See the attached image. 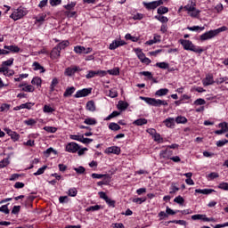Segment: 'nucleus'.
<instances>
[{
    "instance_id": "nucleus-1",
    "label": "nucleus",
    "mask_w": 228,
    "mask_h": 228,
    "mask_svg": "<svg viewBox=\"0 0 228 228\" xmlns=\"http://www.w3.org/2000/svg\"><path fill=\"white\" fill-rule=\"evenodd\" d=\"M179 43L183 45L184 51H191L197 54H202V53H204V49L202 47L193 45V42L191 40L180 39Z\"/></svg>"
},
{
    "instance_id": "nucleus-2",
    "label": "nucleus",
    "mask_w": 228,
    "mask_h": 228,
    "mask_svg": "<svg viewBox=\"0 0 228 228\" xmlns=\"http://www.w3.org/2000/svg\"><path fill=\"white\" fill-rule=\"evenodd\" d=\"M227 30H228V28L225 26H223L216 29L207 31L203 33L201 36H200V40L201 42H206V40H211V38H215V37H217V35H220V33H224V31H227Z\"/></svg>"
},
{
    "instance_id": "nucleus-3",
    "label": "nucleus",
    "mask_w": 228,
    "mask_h": 228,
    "mask_svg": "<svg viewBox=\"0 0 228 228\" xmlns=\"http://www.w3.org/2000/svg\"><path fill=\"white\" fill-rule=\"evenodd\" d=\"M140 99L142 101H144V102H146V104H149L150 106H155V108H159L161 106H168V102L165 100L149 98V97H143V96H140Z\"/></svg>"
},
{
    "instance_id": "nucleus-4",
    "label": "nucleus",
    "mask_w": 228,
    "mask_h": 228,
    "mask_svg": "<svg viewBox=\"0 0 228 228\" xmlns=\"http://www.w3.org/2000/svg\"><path fill=\"white\" fill-rule=\"evenodd\" d=\"M25 15H28V11L24 7H20L12 12L10 15V19H12V20H19L22 19V17H25Z\"/></svg>"
},
{
    "instance_id": "nucleus-5",
    "label": "nucleus",
    "mask_w": 228,
    "mask_h": 228,
    "mask_svg": "<svg viewBox=\"0 0 228 228\" xmlns=\"http://www.w3.org/2000/svg\"><path fill=\"white\" fill-rule=\"evenodd\" d=\"M81 68L79 66H71L68 67L64 70V76H68V77H72L76 72H81Z\"/></svg>"
},
{
    "instance_id": "nucleus-6",
    "label": "nucleus",
    "mask_w": 228,
    "mask_h": 228,
    "mask_svg": "<svg viewBox=\"0 0 228 228\" xmlns=\"http://www.w3.org/2000/svg\"><path fill=\"white\" fill-rule=\"evenodd\" d=\"M95 76H99L100 77H104L106 76V70H89L88 73L86 75V79H92V77H95Z\"/></svg>"
},
{
    "instance_id": "nucleus-7",
    "label": "nucleus",
    "mask_w": 228,
    "mask_h": 228,
    "mask_svg": "<svg viewBox=\"0 0 228 228\" xmlns=\"http://www.w3.org/2000/svg\"><path fill=\"white\" fill-rule=\"evenodd\" d=\"M66 152H70L71 154H76L79 151V144L77 142H71L68 143L65 147Z\"/></svg>"
},
{
    "instance_id": "nucleus-8",
    "label": "nucleus",
    "mask_w": 228,
    "mask_h": 228,
    "mask_svg": "<svg viewBox=\"0 0 228 228\" xmlns=\"http://www.w3.org/2000/svg\"><path fill=\"white\" fill-rule=\"evenodd\" d=\"M90 94H92V88H84L77 91L74 97L75 99H80V97H87V95H90Z\"/></svg>"
},
{
    "instance_id": "nucleus-9",
    "label": "nucleus",
    "mask_w": 228,
    "mask_h": 228,
    "mask_svg": "<svg viewBox=\"0 0 228 228\" xmlns=\"http://www.w3.org/2000/svg\"><path fill=\"white\" fill-rule=\"evenodd\" d=\"M173 155H174V151L170 150L167 146L166 150L160 151V153H159L160 159H170Z\"/></svg>"
},
{
    "instance_id": "nucleus-10",
    "label": "nucleus",
    "mask_w": 228,
    "mask_h": 228,
    "mask_svg": "<svg viewBox=\"0 0 228 228\" xmlns=\"http://www.w3.org/2000/svg\"><path fill=\"white\" fill-rule=\"evenodd\" d=\"M191 220H202L203 222H215V218L208 217L206 215L197 214L191 216Z\"/></svg>"
},
{
    "instance_id": "nucleus-11",
    "label": "nucleus",
    "mask_w": 228,
    "mask_h": 228,
    "mask_svg": "<svg viewBox=\"0 0 228 228\" xmlns=\"http://www.w3.org/2000/svg\"><path fill=\"white\" fill-rule=\"evenodd\" d=\"M120 152H121V150H120V147L118 146H110L105 150L106 154H116L117 156H118Z\"/></svg>"
},
{
    "instance_id": "nucleus-12",
    "label": "nucleus",
    "mask_w": 228,
    "mask_h": 228,
    "mask_svg": "<svg viewBox=\"0 0 228 228\" xmlns=\"http://www.w3.org/2000/svg\"><path fill=\"white\" fill-rule=\"evenodd\" d=\"M204 86H209L211 85H215V79L213 78V75L208 74L206 77L202 80Z\"/></svg>"
},
{
    "instance_id": "nucleus-13",
    "label": "nucleus",
    "mask_w": 228,
    "mask_h": 228,
    "mask_svg": "<svg viewBox=\"0 0 228 228\" xmlns=\"http://www.w3.org/2000/svg\"><path fill=\"white\" fill-rule=\"evenodd\" d=\"M163 124L166 126V127H169V129H174V127H175V118H167L163 121Z\"/></svg>"
},
{
    "instance_id": "nucleus-14",
    "label": "nucleus",
    "mask_w": 228,
    "mask_h": 228,
    "mask_svg": "<svg viewBox=\"0 0 228 228\" xmlns=\"http://www.w3.org/2000/svg\"><path fill=\"white\" fill-rule=\"evenodd\" d=\"M4 49L5 51H8V52H9V54H10L11 53H20V48L19 46H17V45H4Z\"/></svg>"
},
{
    "instance_id": "nucleus-15",
    "label": "nucleus",
    "mask_w": 228,
    "mask_h": 228,
    "mask_svg": "<svg viewBox=\"0 0 228 228\" xmlns=\"http://www.w3.org/2000/svg\"><path fill=\"white\" fill-rule=\"evenodd\" d=\"M142 5L146 10H156V8H158L155 1L150 3L142 2Z\"/></svg>"
},
{
    "instance_id": "nucleus-16",
    "label": "nucleus",
    "mask_w": 228,
    "mask_h": 228,
    "mask_svg": "<svg viewBox=\"0 0 228 228\" xmlns=\"http://www.w3.org/2000/svg\"><path fill=\"white\" fill-rule=\"evenodd\" d=\"M86 110L87 111H92V112L95 111V110H96L95 102H94L92 100L87 102L86 105Z\"/></svg>"
},
{
    "instance_id": "nucleus-17",
    "label": "nucleus",
    "mask_w": 228,
    "mask_h": 228,
    "mask_svg": "<svg viewBox=\"0 0 228 228\" xmlns=\"http://www.w3.org/2000/svg\"><path fill=\"white\" fill-rule=\"evenodd\" d=\"M118 110H120L121 111H126L127 108H129V103L124 101H119L117 106Z\"/></svg>"
},
{
    "instance_id": "nucleus-18",
    "label": "nucleus",
    "mask_w": 228,
    "mask_h": 228,
    "mask_svg": "<svg viewBox=\"0 0 228 228\" xmlns=\"http://www.w3.org/2000/svg\"><path fill=\"white\" fill-rule=\"evenodd\" d=\"M159 42H161V36L154 35L153 39L147 41L146 44L147 45H153V44H158Z\"/></svg>"
},
{
    "instance_id": "nucleus-19",
    "label": "nucleus",
    "mask_w": 228,
    "mask_h": 228,
    "mask_svg": "<svg viewBox=\"0 0 228 228\" xmlns=\"http://www.w3.org/2000/svg\"><path fill=\"white\" fill-rule=\"evenodd\" d=\"M61 53V50H59L58 46H55L51 52V56L52 58H54V60H58Z\"/></svg>"
},
{
    "instance_id": "nucleus-20",
    "label": "nucleus",
    "mask_w": 228,
    "mask_h": 228,
    "mask_svg": "<svg viewBox=\"0 0 228 228\" xmlns=\"http://www.w3.org/2000/svg\"><path fill=\"white\" fill-rule=\"evenodd\" d=\"M169 90L167 88H161L156 91L155 95L157 97H163L168 94Z\"/></svg>"
},
{
    "instance_id": "nucleus-21",
    "label": "nucleus",
    "mask_w": 228,
    "mask_h": 228,
    "mask_svg": "<svg viewBox=\"0 0 228 228\" xmlns=\"http://www.w3.org/2000/svg\"><path fill=\"white\" fill-rule=\"evenodd\" d=\"M106 74H110V76H120V68L117 67L112 69H109L106 71Z\"/></svg>"
},
{
    "instance_id": "nucleus-22",
    "label": "nucleus",
    "mask_w": 228,
    "mask_h": 228,
    "mask_svg": "<svg viewBox=\"0 0 228 228\" xmlns=\"http://www.w3.org/2000/svg\"><path fill=\"white\" fill-rule=\"evenodd\" d=\"M74 92H76V87L74 86L68 87L63 94V97H70V95H72Z\"/></svg>"
},
{
    "instance_id": "nucleus-23",
    "label": "nucleus",
    "mask_w": 228,
    "mask_h": 228,
    "mask_svg": "<svg viewBox=\"0 0 228 228\" xmlns=\"http://www.w3.org/2000/svg\"><path fill=\"white\" fill-rule=\"evenodd\" d=\"M155 67H158L159 69H162L163 70H167V69L170 68V64H168L167 62H157L155 64Z\"/></svg>"
},
{
    "instance_id": "nucleus-24",
    "label": "nucleus",
    "mask_w": 228,
    "mask_h": 228,
    "mask_svg": "<svg viewBox=\"0 0 228 228\" xmlns=\"http://www.w3.org/2000/svg\"><path fill=\"white\" fill-rule=\"evenodd\" d=\"M175 121L176 124H186L188 122V118L184 116H178L175 118Z\"/></svg>"
},
{
    "instance_id": "nucleus-25",
    "label": "nucleus",
    "mask_w": 228,
    "mask_h": 228,
    "mask_svg": "<svg viewBox=\"0 0 228 228\" xmlns=\"http://www.w3.org/2000/svg\"><path fill=\"white\" fill-rule=\"evenodd\" d=\"M109 129H110V131H120L122 127H120L118 124L112 122V123H110Z\"/></svg>"
},
{
    "instance_id": "nucleus-26",
    "label": "nucleus",
    "mask_w": 228,
    "mask_h": 228,
    "mask_svg": "<svg viewBox=\"0 0 228 228\" xmlns=\"http://www.w3.org/2000/svg\"><path fill=\"white\" fill-rule=\"evenodd\" d=\"M33 67H34V70H41V73L44 74V72H45V69L44 68V66L40 65V63L35 61L33 63Z\"/></svg>"
},
{
    "instance_id": "nucleus-27",
    "label": "nucleus",
    "mask_w": 228,
    "mask_h": 228,
    "mask_svg": "<svg viewBox=\"0 0 228 228\" xmlns=\"http://www.w3.org/2000/svg\"><path fill=\"white\" fill-rule=\"evenodd\" d=\"M32 85H37V86H42V78L39 77H35L31 80Z\"/></svg>"
},
{
    "instance_id": "nucleus-28",
    "label": "nucleus",
    "mask_w": 228,
    "mask_h": 228,
    "mask_svg": "<svg viewBox=\"0 0 228 228\" xmlns=\"http://www.w3.org/2000/svg\"><path fill=\"white\" fill-rule=\"evenodd\" d=\"M147 124V119L145 118H138L134 121V126H145Z\"/></svg>"
},
{
    "instance_id": "nucleus-29",
    "label": "nucleus",
    "mask_w": 228,
    "mask_h": 228,
    "mask_svg": "<svg viewBox=\"0 0 228 228\" xmlns=\"http://www.w3.org/2000/svg\"><path fill=\"white\" fill-rule=\"evenodd\" d=\"M69 45H70V43L69 41L65 40V41L59 43L56 46L59 48V50L61 51V49H65L66 47H69Z\"/></svg>"
},
{
    "instance_id": "nucleus-30",
    "label": "nucleus",
    "mask_w": 228,
    "mask_h": 228,
    "mask_svg": "<svg viewBox=\"0 0 228 228\" xmlns=\"http://www.w3.org/2000/svg\"><path fill=\"white\" fill-rule=\"evenodd\" d=\"M118 47H120V44H119L118 40H114V41H112V43L110 45L109 49H110V51H115V49H117V48H118Z\"/></svg>"
},
{
    "instance_id": "nucleus-31",
    "label": "nucleus",
    "mask_w": 228,
    "mask_h": 228,
    "mask_svg": "<svg viewBox=\"0 0 228 228\" xmlns=\"http://www.w3.org/2000/svg\"><path fill=\"white\" fill-rule=\"evenodd\" d=\"M8 206H10V203L0 207V213H4V215H10V208H8Z\"/></svg>"
},
{
    "instance_id": "nucleus-32",
    "label": "nucleus",
    "mask_w": 228,
    "mask_h": 228,
    "mask_svg": "<svg viewBox=\"0 0 228 228\" xmlns=\"http://www.w3.org/2000/svg\"><path fill=\"white\" fill-rule=\"evenodd\" d=\"M84 124H86L87 126H95L97 120H95V118H87L84 120Z\"/></svg>"
},
{
    "instance_id": "nucleus-33",
    "label": "nucleus",
    "mask_w": 228,
    "mask_h": 228,
    "mask_svg": "<svg viewBox=\"0 0 228 228\" xmlns=\"http://www.w3.org/2000/svg\"><path fill=\"white\" fill-rule=\"evenodd\" d=\"M91 177L93 179H102V177H107V179H109L110 178V175H102V174L93 173L91 175Z\"/></svg>"
},
{
    "instance_id": "nucleus-34",
    "label": "nucleus",
    "mask_w": 228,
    "mask_h": 228,
    "mask_svg": "<svg viewBox=\"0 0 228 228\" xmlns=\"http://www.w3.org/2000/svg\"><path fill=\"white\" fill-rule=\"evenodd\" d=\"M13 61H15V59L10 58L9 60L2 62V67H12V65H13Z\"/></svg>"
},
{
    "instance_id": "nucleus-35",
    "label": "nucleus",
    "mask_w": 228,
    "mask_h": 228,
    "mask_svg": "<svg viewBox=\"0 0 228 228\" xmlns=\"http://www.w3.org/2000/svg\"><path fill=\"white\" fill-rule=\"evenodd\" d=\"M58 83H60V81H58V78H56V77L53 78V80L51 82V85H50V91L51 92H54Z\"/></svg>"
},
{
    "instance_id": "nucleus-36",
    "label": "nucleus",
    "mask_w": 228,
    "mask_h": 228,
    "mask_svg": "<svg viewBox=\"0 0 228 228\" xmlns=\"http://www.w3.org/2000/svg\"><path fill=\"white\" fill-rule=\"evenodd\" d=\"M157 13H159V15H165V13H168V7H165V6L159 7L157 10Z\"/></svg>"
},
{
    "instance_id": "nucleus-37",
    "label": "nucleus",
    "mask_w": 228,
    "mask_h": 228,
    "mask_svg": "<svg viewBox=\"0 0 228 228\" xmlns=\"http://www.w3.org/2000/svg\"><path fill=\"white\" fill-rule=\"evenodd\" d=\"M167 224H177L178 225H184V227L188 225V223L184 220H172L168 221Z\"/></svg>"
},
{
    "instance_id": "nucleus-38",
    "label": "nucleus",
    "mask_w": 228,
    "mask_h": 228,
    "mask_svg": "<svg viewBox=\"0 0 228 228\" xmlns=\"http://www.w3.org/2000/svg\"><path fill=\"white\" fill-rule=\"evenodd\" d=\"M10 165V159L5 158L3 160L0 161V168H6Z\"/></svg>"
},
{
    "instance_id": "nucleus-39",
    "label": "nucleus",
    "mask_w": 228,
    "mask_h": 228,
    "mask_svg": "<svg viewBox=\"0 0 228 228\" xmlns=\"http://www.w3.org/2000/svg\"><path fill=\"white\" fill-rule=\"evenodd\" d=\"M132 202L134 204H143V202H147V198H134L132 200Z\"/></svg>"
},
{
    "instance_id": "nucleus-40",
    "label": "nucleus",
    "mask_w": 228,
    "mask_h": 228,
    "mask_svg": "<svg viewBox=\"0 0 228 228\" xmlns=\"http://www.w3.org/2000/svg\"><path fill=\"white\" fill-rule=\"evenodd\" d=\"M155 19L159 20V22H162V24H167V22H168L167 16L156 15Z\"/></svg>"
},
{
    "instance_id": "nucleus-41",
    "label": "nucleus",
    "mask_w": 228,
    "mask_h": 228,
    "mask_svg": "<svg viewBox=\"0 0 228 228\" xmlns=\"http://www.w3.org/2000/svg\"><path fill=\"white\" fill-rule=\"evenodd\" d=\"M187 29H189V31H204L206 28L200 27V26H193V27H187Z\"/></svg>"
},
{
    "instance_id": "nucleus-42",
    "label": "nucleus",
    "mask_w": 228,
    "mask_h": 228,
    "mask_svg": "<svg viewBox=\"0 0 228 228\" xmlns=\"http://www.w3.org/2000/svg\"><path fill=\"white\" fill-rule=\"evenodd\" d=\"M174 202H175L176 204H179L180 206H183L184 204V198L179 195L174 199Z\"/></svg>"
},
{
    "instance_id": "nucleus-43",
    "label": "nucleus",
    "mask_w": 228,
    "mask_h": 228,
    "mask_svg": "<svg viewBox=\"0 0 228 228\" xmlns=\"http://www.w3.org/2000/svg\"><path fill=\"white\" fill-rule=\"evenodd\" d=\"M74 51L77 54H84L85 46L77 45L74 47Z\"/></svg>"
},
{
    "instance_id": "nucleus-44",
    "label": "nucleus",
    "mask_w": 228,
    "mask_h": 228,
    "mask_svg": "<svg viewBox=\"0 0 228 228\" xmlns=\"http://www.w3.org/2000/svg\"><path fill=\"white\" fill-rule=\"evenodd\" d=\"M21 110H31L33 106H35V103L33 102H27V103H22L20 104Z\"/></svg>"
},
{
    "instance_id": "nucleus-45",
    "label": "nucleus",
    "mask_w": 228,
    "mask_h": 228,
    "mask_svg": "<svg viewBox=\"0 0 228 228\" xmlns=\"http://www.w3.org/2000/svg\"><path fill=\"white\" fill-rule=\"evenodd\" d=\"M218 127L224 130V133H228V123L227 122H221L218 124Z\"/></svg>"
},
{
    "instance_id": "nucleus-46",
    "label": "nucleus",
    "mask_w": 228,
    "mask_h": 228,
    "mask_svg": "<svg viewBox=\"0 0 228 228\" xmlns=\"http://www.w3.org/2000/svg\"><path fill=\"white\" fill-rule=\"evenodd\" d=\"M68 195L69 197H76L77 195V189L76 188H70L69 191H68Z\"/></svg>"
},
{
    "instance_id": "nucleus-47",
    "label": "nucleus",
    "mask_w": 228,
    "mask_h": 228,
    "mask_svg": "<svg viewBox=\"0 0 228 228\" xmlns=\"http://www.w3.org/2000/svg\"><path fill=\"white\" fill-rule=\"evenodd\" d=\"M99 209H101V205H95V206L88 207L86 209V211H87V213H90V211H99Z\"/></svg>"
},
{
    "instance_id": "nucleus-48",
    "label": "nucleus",
    "mask_w": 228,
    "mask_h": 228,
    "mask_svg": "<svg viewBox=\"0 0 228 228\" xmlns=\"http://www.w3.org/2000/svg\"><path fill=\"white\" fill-rule=\"evenodd\" d=\"M45 170H47V166H43L42 167L38 168L36 173H34V175H42Z\"/></svg>"
},
{
    "instance_id": "nucleus-49",
    "label": "nucleus",
    "mask_w": 228,
    "mask_h": 228,
    "mask_svg": "<svg viewBox=\"0 0 228 228\" xmlns=\"http://www.w3.org/2000/svg\"><path fill=\"white\" fill-rule=\"evenodd\" d=\"M44 113H53L54 111V109L51 107V105H45L43 108Z\"/></svg>"
},
{
    "instance_id": "nucleus-50",
    "label": "nucleus",
    "mask_w": 228,
    "mask_h": 228,
    "mask_svg": "<svg viewBox=\"0 0 228 228\" xmlns=\"http://www.w3.org/2000/svg\"><path fill=\"white\" fill-rule=\"evenodd\" d=\"M118 115H120V112L114 110L105 118V120H111V118H115V117H118Z\"/></svg>"
},
{
    "instance_id": "nucleus-51",
    "label": "nucleus",
    "mask_w": 228,
    "mask_h": 228,
    "mask_svg": "<svg viewBox=\"0 0 228 228\" xmlns=\"http://www.w3.org/2000/svg\"><path fill=\"white\" fill-rule=\"evenodd\" d=\"M73 170H75L77 174H85V172H86V169L83 166H79L78 167H74Z\"/></svg>"
},
{
    "instance_id": "nucleus-52",
    "label": "nucleus",
    "mask_w": 228,
    "mask_h": 228,
    "mask_svg": "<svg viewBox=\"0 0 228 228\" xmlns=\"http://www.w3.org/2000/svg\"><path fill=\"white\" fill-rule=\"evenodd\" d=\"M140 76H145L146 77H148V79H152V73L151 71H141L139 73Z\"/></svg>"
},
{
    "instance_id": "nucleus-53",
    "label": "nucleus",
    "mask_w": 228,
    "mask_h": 228,
    "mask_svg": "<svg viewBox=\"0 0 228 228\" xmlns=\"http://www.w3.org/2000/svg\"><path fill=\"white\" fill-rule=\"evenodd\" d=\"M44 130L46 131V133H56V131H58V128L54 126H45Z\"/></svg>"
},
{
    "instance_id": "nucleus-54",
    "label": "nucleus",
    "mask_w": 228,
    "mask_h": 228,
    "mask_svg": "<svg viewBox=\"0 0 228 228\" xmlns=\"http://www.w3.org/2000/svg\"><path fill=\"white\" fill-rule=\"evenodd\" d=\"M53 154H58V151H56L54 149H53V148H48L45 152H44V154L45 155V156H51V154H53Z\"/></svg>"
},
{
    "instance_id": "nucleus-55",
    "label": "nucleus",
    "mask_w": 228,
    "mask_h": 228,
    "mask_svg": "<svg viewBox=\"0 0 228 228\" xmlns=\"http://www.w3.org/2000/svg\"><path fill=\"white\" fill-rule=\"evenodd\" d=\"M190 15L194 19H199V16L200 15V10H197V8L195 7V10L192 11V12H191Z\"/></svg>"
},
{
    "instance_id": "nucleus-56",
    "label": "nucleus",
    "mask_w": 228,
    "mask_h": 228,
    "mask_svg": "<svg viewBox=\"0 0 228 228\" xmlns=\"http://www.w3.org/2000/svg\"><path fill=\"white\" fill-rule=\"evenodd\" d=\"M219 190H224V191H228V183L223 182L218 185Z\"/></svg>"
},
{
    "instance_id": "nucleus-57",
    "label": "nucleus",
    "mask_w": 228,
    "mask_h": 228,
    "mask_svg": "<svg viewBox=\"0 0 228 228\" xmlns=\"http://www.w3.org/2000/svg\"><path fill=\"white\" fill-rule=\"evenodd\" d=\"M22 92H35V87L31 85L22 87Z\"/></svg>"
},
{
    "instance_id": "nucleus-58",
    "label": "nucleus",
    "mask_w": 228,
    "mask_h": 228,
    "mask_svg": "<svg viewBox=\"0 0 228 228\" xmlns=\"http://www.w3.org/2000/svg\"><path fill=\"white\" fill-rule=\"evenodd\" d=\"M194 104L196 106H204V104H206V100L202 99V98H199L194 102Z\"/></svg>"
},
{
    "instance_id": "nucleus-59",
    "label": "nucleus",
    "mask_w": 228,
    "mask_h": 228,
    "mask_svg": "<svg viewBox=\"0 0 228 228\" xmlns=\"http://www.w3.org/2000/svg\"><path fill=\"white\" fill-rule=\"evenodd\" d=\"M153 139H154V142H158V143L163 142V138H161V134L158 133L153 135Z\"/></svg>"
},
{
    "instance_id": "nucleus-60",
    "label": "nucleus",
    "mask_w": 228,
    "mask_h": 228,
    "mask_svg": "<svg viewBox=\"0 0 228 228\" xmlns=\"http://www.w3.org/2000/svg\"><path fill=\"white\" fill-rule=\"evenodd\" d=\"M226 143H228V140L224 139V140L217 141L216 145V147H224V145H226Z\"/></svg>"
},
{
    "instance_id": "nucleus-61",
    "label": "nucleus",
    "mask_w": 228,
    "mask_h": 228,
    "mask_svg": "<svg viewBox=\"0 0 228 228\" xmlns=\"http://www.w3.org/2000/svg\"><path fill=\"white\" fill-rule=\"evenodd\" d=\"M60 204H67L69 202V197L68 196H61L59 198Z\"/></svg>"
},
{
    "instance_id": "nucleus-62",
    "label": "nucleus",
    "mask_w": 228,
    "mask_h": 228,
    "mask_svg": "<svg viewBox=\"0 0 228 228\" xmlns=\"http://www.w3.org/2000/svg\"><path fill=\"white\" fill-rule=\"evenodd\" d=\"M24 124H26V126H35V124H37V120L33 118H29L25 120Z\"/></svg>"
},
{
    "instance_id": "nucleus-63",
    "label": "nucleus",
    "mask_w": 228,
    "mask_h": 228,
    "mask_svg": "<svg viewBox=\"0 0 228 228\" xmlns=\"http://www.w3.org/2000/svg\"><path fill=\"white\" fill-rule=\"evenodd\" d=\"M45 17H47V15L45 14H42V15H39L36 18V22H45Z\"/></svg>"
},
{
    "instance_id": "nucleus-64",
    "label": "nucleus",
    "mask_w": 228,
    "mask_h": 228,
    "mask_svg": "<svg viewBox=\"0 0 228 228\" xmlns=\"http://www.w3.org/2000/svg\"><path fill=\"white\" fill-rule=\"evenodd\" d=\"M10 110V104L3 103L0 107V112L8 111Z\"/></svg>"
}]
</instances>
